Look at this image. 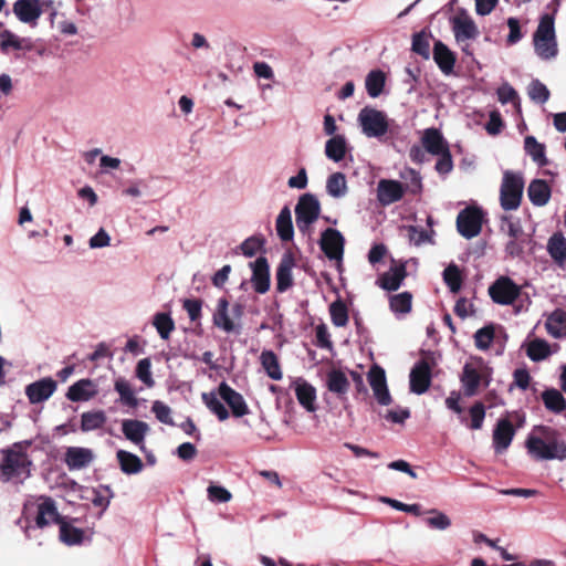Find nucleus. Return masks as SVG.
I'll return each instance as SVG.
<instances>
[{
	"mask_svg": "<svg viewBox=\"0 0 566 566\" xmlns=\"http://www.w3.org/2000/svg\"><path fill=\"white\" fill-rule=\"evenodd\" d=\"M122 432L140 451H145V438L149 432V426L146 422L137 419H124L122 421Z\"/></svg>",
	"mask_w": 566,
	"mask_h": 566,
	"instance_id": "dca6fc26",
	"label": "nucleus"
},
{
	"mask_svg": "<svg viewBox=\"0 0 566 566\" xmlns=\"http://www.w3.org/2000/svg\"><path fill=\"white\" fill-rule=\"evenodd\" d=\"M549 355V346L543 339H534L527 346V356L533 361L545 359Z\"/></svg>",
	"mask_w": 566,
	"mask_h": 566,
	"instance_id": "8fccbe9b",
	"label": "nucleus"
},
{
	"mask_svg": "<svg viewBox=\"0 0 566 566\" xmlns=\"http://www.w3.org/2000/svg\"><path fill=\"white\" fill-rule=\"evenodd\" d=\"M294 260L292 255L284 254L276 270V289L280 293L289 290L293 284L292 270Z\"/></svg>",
	"mask_w": 566,
	"mask_h": 566,
	"instance_id": "b1692460",
	"label": "nucleus"
},
{
	"mask_svg": "<svg viewBox=\"0 0 566 566\" xmlns=\"http://www.w3.org/2000/svg\"><path fill=\"white\" fill-rule=\"evenodd\" d=\"M497 98L502 104L515 102L517 99V92L509 83H503L497 88Z\"/></svg>",
	"mask_w": 566,
	"mask_h": 566,
	"instance_id": "774afa93",
	"label": "nucleus"
},
{
	"mask_svg": "<svg viewBox=\"0 0 566 566\" xmlns=\"http://www.w3.org/2000/svg\"><path fill=\"white\" fill-rule=\"evenodd\" d=\"M252 269L251 282L255 292L264 294L270 289V266L264 256H259L250 263Z\"/></svg>",
	"mask_w": 566,
	"mask_h": 566,
	"instance_id": "a211bd4d",
	"label": "nucleus"
},
{
	"mask_svg": "<svg viewBox=\"0 0 566 566\" xmlns=\"http://www.w3.org/2000/svg\"><path fill=\"white\" fill-rule=\"evenodd\" d=\"M547 251L551 258L559 265L566 262V238L560 233H554L547 242Z\"/></svg>",
	"mask_w": 566,
	"mask_h": 566,
	"instance_id": "2f4dec72",
	"label": "nucleus"
},
{
	"mask_svg": "<svg viewBox=\"0 0 566 566\" xmlns=\"http://www.w3.org/2000/svg\"><path fill=\"white\" fill-rule=\"evenodd\" d=\"M357 122L363 134L368 138H381L389 129V119L386 113L369 106L360 109Z\"/></svg>",
	"mask_w": 566,
	"mask_h": 566,
	"instance_id": "0eeeda50",
	"label": "nucleus"
},
{
	"mask_svg": "<svg viewBox=\"0 0 566 566\" xmlns=\"http://www.w3.org/2000/svg\"><path fill=\"white\" fill-rule=\"evenodd\" d=\"M35 523L40 528L51 523H59L61 525L62 522L60 521L56 505L52 499L45 497L39 503Z\"/></svg>",
	"mask_w": 566,
	"mask_h": 566,
	"instance_id": "5701e85b",
	"label": "nucleus"
},
{
	"mask_svg": "<svg viewBox=\"0 0 566 566\" xmlns=\"http://www.w3.org/2000/svg\"><path fill=\"white\" fill-rule=\"evenodd\" d=\"M545 326L547 333L555 338L566 336V312L563 310H555L547 317Z\"/></svg>",
	"mask_w": 566,
	"mask_h": 566,
	"instance_id": "7c9ffc66",
	"label": "nucleus"
},
{
	"mask_svg": "<svg viewBox=\"0 0 566 566\" xmlns=\"http://www.w3.org/2000/svg\"><path fill=\"white\" fill-rule=\"evenodd\" d=\"M528 96L532 101L539 104H544L549 98V91L538 80H534L531 82L528 86Z\"/></svg>",
	"mask_w": 566,
	"mask_h": 566,
	"instance_id": "864d4df0",
	"label": "nucleus"
},
{
	"mask_svg": "<svg viewBox=\"0 0 566 566\" xmlns=\"http://www.w3.org/2000/svg\"><path fill=\"white\" fill-rule=\"evenodd\" d=\"M400 178L405 180V192L409 191L412 195H418L422 191V179L420 174L412 168H405L400 172Z\"/></svg>",
	"mask_w": 566,
	"mask_h": 566,
	"instance_id": "c03bdc74",
	"label": "nucleus"
},
{
	"mask_svg": "<svg viewBox=\"0 0 566 566\" xmlns=\"http://www.w3.org/2000/svg\"><path fill=\"white\" fill-rule=\"evenodd\" d=\"M471 423L470 428L473 430H479L482 428L483 420L485 418V409L481 402L474 403L470 410Z\"/></svg>",
	"mask_w": 566,
	"mask_h": 566,
	"instance_id": "e2e57ef3",
	"label": "nucleus"
},
{
	"mask_svg": "<svg viewBox=\"0 0 566 566\" xmlns=\"http://www.w3.org/2000/svg\"><path fill=\"white\" fill-rule=\"evenodd\" d=\"M542 399L546 409L554 413H560L566 409V400L564 396L555 388L544 390Z\"/></svg>",
	"mask_w": 566,
	"mask_h": 566,
	"instance_id": "58836bf2",
	"label": "nucleus"
},
{
	"mask_svg": "<svg viewBox=\"0 0 566 566\" xmlns=\"http://www.w3.org/2000/svg\"><path fill=\"white\" fill-rule=\"evenodd\" d=\"M153 325L163 339H168L171 332L175 329V323L171 316L167 313H157L154 316Z\"/></svg>",
	"mask_w": 566,
	"mask_h": 566,
	"instance_id": "de8ad7c7",
	"label": "nucleus"
},
{
	"mask_svg": "<svg viewBox=\"0 0 566 566\" xmlns=\"http://www.w3.org/2000/svg\"><path fill=\"white\" fill-rule=\"evenodd\" d=\"M151 411L155 413L156 418L165 423V424H174L171 418V409L169 406L164 403L163 401L156 400L153 402Z\"/></svg>",
	"mask_w": 566,
	"mask_h": 566,
	"instance_id": "052dcab7",
	"label": "nucleus"
},
{
	"mask_svg": "<svg viewBox=\"0 0 566 566\" xmlns=\"http://www.w3.org/2000/svg\"><path fill=\"white\" fill-rule=\"evenodd\" d=\"M345 239L343 234L333 228H327L321 237L319 245L329 260H342Z\"/></svg>",
	"mask_w": 566,
	"mask_h": 566,
	"instance_id": "9b49d317",
	"label": "nucleus"
},
{
	"mask_svg": "<svg viewBox=\"0 0 566 566\" xmlns=\"http://www.w3.org/2000/svg\"><path fill=\"white\" fill-rule=\"evenodd\" d=\"M12 11L20 22L31 27H35L41 14L46 11H50L51 22L56 15L52 0H17Z\"/></svg>",
	"mask_w": 566,
	"mask_h": 566,
	"instance_id": "39448f33",
	"label": "nucleus"
},
{
	"mask_svg": "<svg viewBox=\"0 0 566 566\" xmlns=\"http://www.w3.org/2000/svg\"><path fill=\"white\" fill-rule=\"evenodd\" d=\"M111 244V237L105 229L101 228L88 241L91 249H101Z\"/></svg>",
	"mask_w": 566,
	"mask_h": 566,
	"instance_id": "338daca9",
	"label": "nucleus"
},
{
	"mask_svg": "<svg viewBox=\"0 0 566 566\" xmlns=\"http://www.w3.org/2000/svg\"><path fill=\"white\" fill-rule=\"evenodd\" d=\"M84 532L65 522L60 525V539L66 545H77L83 542Z\"/></svg>",
	"mask_w": 566,
	"mask_h": 566,
	"instance_id": "49530a36",
	"label": "nucleus"
},
{
	"mask_svg": "<svg viewBox=\"0 0 566 566\" xmlns=\"http://www.w3.org/2000/svg\"><path fill=\"white\" fill-rule=\"evenodd\" d=\"M421 142L424 149L434 156L446 153V150L449 149L443 136L436 128H427L423 132Z\"/></svg>",
	"mask_w": 566,
	"mask_h": 566,
	"instance_id": "393cba45",
	"label": "nucleus"
},
{
	"mask_svg": "<svg viewBox=\"0 0 566 566\" xmlns=\"http://www.w3.org/2000/svg\"><path fill=\"white\" fill-rule=\"evenodd\" d=\"M515 429L510 420L500 419L493 431V447L496 453H503L510 447Z\"/></svg>",
	"mask_w": 566,
	"mask_h": 566,
	"instance_id": "6ab92c4d",
	"label": "nucleus"
},
{
	"mask_svg": "<svg viewBox=\"0 0 566 566\" xmlns=\"http://www.w3.org/2000/svg\"><path fill=\"white\" fill-rule=\"evenodd\" d=\"M326 191L333 198H342L347 193V182L343 172L332 174L326 181Z\"/></svg>",
	"mask_w": 566,
	"mask_h": 566,
	"instance_id": "a19ab883",
	"label": "nucleus"
},
{
	"mask_svg": "<svg viewBox=\"0 0 566 566\" xmlns=\"http://www.w3.org/2000/svg\"><path fill=\"white\" fill-rule=\"evenodd\" d=\"M106 422V416L104 411H91V412H84L81 416V429L82 431H92L96 430Z\"/></svg>",
	"mask_w": 566,
	"mask_h": 566,
	"instance_id": "a18cd8bd",
	"label": "nucleus"
},
{
	"mask_svg": "<svg viewBox=\"0 0 566 566\" xmlns=\"http://www.w3.org/2000/svg\"><path fill=\"white\" fill-rule=\"evenodd\" d=\"M98 394V387L92 379L85 378L69 387L66 398L71 401H88Z\"/></svg>",
	"mask_w": 566,
	"mask_h": 566,
	"instance_id": "aec40b11",
	"label": "nucleus"
},
{
	"mask_svg": "<svg viewBox=\"0 0 566 566\" xmlns=\"http://www.w3.org/2000/svg\"><path fill=\"white\" fill-rule=\"evenodd\" d=\"M207 492L209 500L212 502L224 503L231 500V493L222 486L210 485Z\"/></svg>",
	"mask_w": 566,
	"mask_h": 566,
	"instance_id": "0e129e2a",
	"label": "nucleus"
},
{
	"mask_svg": "<svg viewBox=\"0 0 566 566\" xmlns=\"http://www.w3.org/2000/svg\"><path fill=\"white\" fill-rule=\"evenodd\" d=\"M1 36L3 38L0 42V49L2 52H8L10 49L30 51L33 48L30 39L19 38L9 30H3V35Z\"/></svg>",
	"mask_w": 566,
	"mask_h": 566,
	"instance_id": "4c0bfd02",
	"label": "nucleus"
},
{
	"mask_svg": "<svg viewBox=\"0 0 566 566\" xmlns=\"http://www.w3.org/2000/svg\"><path fill=\"white\" fill-rule=\"evenodd\" d=\"M501 230L511 239H518L523 233L520 220L506 214L501 217Z\"/></svg>",
	"mask_w": 566,
	"mask_h": 566,
	"instance_id": "3c124183",
	"label": "nucleus"
},
{
	"mask_svg": "<svg viewBox=\"0 0 566 566\" xmlns=\"http://www.w3.org/2000/svg\"><path fill=\"white\" fill-rule=\"evenodd\" d=\"M443 279L452 292H458L461 287V275L455 265H449L443 271Z\"/></svg>",
	"mask_w": 566,
	"mask_h": 566,
	"instance_id": "13d9d810",
	"label": "nucleus"
},
{
	"mask_svg": "<svg viewBox=\"0 0 566 566\" xmlns=\"http://www.w3.org/2000/svg\"><path fill=\"white\" fill-rule=\"evenodd\" d=\"M493 338L494 329L492 326L482 327L474 334L475 346L482 350H485L490 347Z\"/></svg>",
	"mask_w": 566,
	"mask_h": 566,
	"instance_id": "4d7b16f0",
	"label": "nucleus"
},
{
	"mask_svg": "<svg viewBox=\"0 0 566 566\" xmlns=\"http://www.w3.org/2000/svg\"><path fill=\"white\" fill-rule=\"evenodd\" d=\"M524 180L521 174L504 171L500 188V203L506 210H516L522 201Z\"/></svg>",
	"mask_w": 566,
	"mask_h": 566,
	"instance_id": "423d86ee",
	"label": "nucleus"
},
{
	"mask_svg": "<svg viewBox=\"0 0 566 566\" xmlns=\"http://www.w3.org/2000/svg\"><path fill=\"white\" fill-rule=\"evenodd\" d=\"M431 384V367L426 360L418 361L410 371V390L424 394Z\"/></svg>",
	"mask_w": 566,
	"mask_h": 566,
	"instance_id": "f3484780",
	"label": "nucleus"
},
{
	"mask_svg": "<svg viewBox=\"0 0 566 566\" xmlns=\"http://www.w3.org/2000/svg\"><path fill=\"white\" fill-rule=\"evenodd\" d=\"M201 399L206 407L217 416L220 421L229 418V411L221 402L223 400L234 417L241 418L249 413V407L243 396L231 388L226 381H222L217 391L203 392Z\"/></svg>",
	"mask_w": 566,
	"mask_h": 566,
	"instance_id": "f03ea898",
	"label": "nucleus"
},
{
	"mask_svg": "<svg viewBox=\"0 0 566 566\" xmlns=\"http://www.w3.org/2000/svg\"><path fill=\"white\" fill-rule=\"evenodd\" d=\"M385 74L380 70H374L366 76L365 86L368 95L373 98L378 97L385 86Z\"/></svg>",
	"mask_w": 566,
	"mask_h": 566,
	"instance_id": "37998d69",
	"label": "nucleus"
},
{
	"mask_svg": "<svg viewBox=\"0 0 566 566\" xmlns=\"http://www.w3.org/2000/svg\"><path fill=\"white\" fill-rule=\"evenodd\" d=\"M412 296L409 292H402L390 297V308L396 314H407L411 311Z\"/></svg>",
	"mask_w": 566,
	"mask_h": 566,
	"instance_id": "09e8293b",
	"label": "nucleus"
},
{
	"mask_svg": "<svg viewBox=\"0 0 566 566\" xmlns=\"http://www.w3.org/2000/svg\"><path fill=\"white\" fill-rule=\"evenodd\" d=\"M321 213V203L313 193H304L298 198L295 206V218L297 229L302 233H307L311 226L318 219Z\"/></svg>",
	"mask_w": 566,
	"mask_h": 566,
	"instance_id": "6e6552de",
	"label": "nucleus"
},
{
	"mask_svg": "<svg viewBox=\"0 0 566 566\" xmlns=\"http://www.w3.org/2000/svg\"><path fill=\"white\" fill-rule=\"evenodd\" d=\"M412 51L424 59H429L430 40L424 31L418 32L412 36Z\"/></svg>",
	"mask_w": 566,
	"mask_h": 566,
	"instance_id": "603ef678",
	"label": "nucleus"
},
{
	"mask_svg": "<svg viewBox=\"0 0 566 566\" xmlns=\"http://www.w3.org/2000/svg\"><path fill=\"white\" fill-rule=\"evenodd\" d=\"M184 308L190 321L195 322L201 316L202 302L197 298H187L184 301Z\"/></svg>",
	"mask_w": 566,
	"mask_h": 566,
	"instance_id": "69168bd1",
	"label": "nucleus"
},
{
	"mask_svg": "<svg viewBox=\"0 0 566 566\" xmlns=\"http://www.w3.org/2000/svg\"><path fill=\"white\" fill-rule=\"evenodd\" d=\"M527 196L534 206L543 207L551 199V188L545 180L534 179L528 185Z\"/></svg>",
	"mask_w": 566,
	"mask_h": 566,
	"instance_id": "bb28decb",
	"label": "nucleus"
},
{
	"mask_svg": "<svg viewBox=\"0 0 566 566\" xmlns=\"http://www.w3.org/2000/svg\"><path fill=\"white\" fill-rule=\"evenodd\" d=\"M483 211L478 207H468L457 217V229L465 239L478 237L482 230Z\"/></svg>",
	"mask_w": 566,
	"mask_h": 566,
	"instance_id": "1a4fd4ad",
	"label": "nucleus"
},
{
	"mask_svg": "<svg viewBox=\"0 0 566 566\" xmlns=\"http://www.w3.org/2000/svg\"><path fill=\"white\" fill-rule=\"evenodd\" d=\"M151 364L148 358L140 359L137 363L136 367V376L139 380H142L147 387H153L155 381L151 377Z\"/></svg>",
	"mask_w": 566,
	"mask_h": 566,
	"instance_id": "bf43d9fd",
	"label": "nucleus"
},
{
	"mask_svg": "<svg viewBox=\"0 0 566 566\" xmlns=\"http://www.w3.org/2000/svg\"><path fill=\"white\" fill-rule=\"evenodd\" d=\"M368 381L377 402L381 406L391 403V396L388 390L385 370L379 366H374L368 373Z\"/></svg>",
	"mask_w": 566,
	"mask_h": 566,
	"instance_id": "ddd939ff",
	"label": "nucleus"
},
{
	"mask_svg": "<svg viewBox=\"0 0 566 566\" xmlns=\"http://www.w3.org/2000/svg\"><path fill=\"white\" fill-rule=\"evenodd\" d=\"M329 313L332 317V322L337 327H343L348 322V313L346 306L337 301L331 304Z\"/></svg>",
	"mask_w": 566,
	"mask_h": 566,
	"instance_id": "5fc2aeb1",
	"label": "nucleus"
},
{
	"mask_svg": "<svg viewBox=\"0 0 566 566\" xmlns=\"http://www.w3.org/2000/svg\"><path fill=\"white\" fill-rule=\"evenodd\" d=\"M326 385L331 392L344 396L349 389V381L342 370L333 369L327 374Z\"/></svg>",
	"mask_w": 566,
	"mask_h": 566,
	"instance_id": "c9c22d12",
	"label": "nucleus"
},
{
	"mask_svg": "<svg viewBox=\"0 0 566 566\" xmlns=\"http://www.w3.org/2000/svg\"><path fill=\"white\" fill-rule=\"evenodd\" d=\"M347 143L343 135H334L325 144V155L328 159L339 163L345 158Z\"/></svg>",
	"mask_w": 566,
	"mask_h": 566,
	"instance_id": "c756f323",
	"label": "nucleus"
},
{
	"mask_svg": "<svg viewBox=\"0 0 566 566\" xmlns=\"http://www.w3.org/2000/svg\"><path fill=\"white\" fill-rule=\"evenodd\" d=\"M428 513L431 514L430 517L426 518V523L429 527L444 531L451 525L449 516L443 512L438 510H430Z\"/></svg>",
	"mask_w": 566,
	"mask_h": 566,
	"instance_id": "6e6d98bb",
	"label": "nucleus"
},
{
	"mask_svg": "<svg viewBox=\"0 0 566 566\" xmlns=\"http://www.w3.org/2000/svg\"><path fill=\"white\" fill-rule=\"evenodd\" d=\"M464 395L468 397L474 396L478 391L481 381L480 373L472 365H464L461 377Z\"/></svg>",
	"mask_w": 566,
	"mask_h": 566,
	"instance_id": "f704fd0d",
	"label": "nucleus"
},
{
	"mask_svg": "<svg viewBox=\"0 0 566 566\" xmlns=\"http://www.w3.org/2000/svg\"><path fill=\"white\" fill-rule=\"evenodd\" d=\"M534 49L542 60H551L557 55L554 19L544 14L533 36Z\"/></svg>",
	"mask_w": 566,
	"mask_h": 566,
	"instance_id": "20e7f679",
	"label": "nucleus"
},
{
	"mask_svg": "<svg viewBox=\"0 0 566 566\" xmlns=\"http://www.w3.org/2000/svg\"><path fill=\"white\" fill-rule=\"evenodd\" d=\"M433 60L444 74L453 71L455 57L453 53L441 41H437L433 46Z\"/></svg>",
	"mask_w": 566,
	"mask_h": 566,
	"instance_id": "cd10ccee",
	"label": "nucleus"
},
{
	"mask_svg": "<svg viewBox=\"0 0 566 566\" xmlns=\"http://www.w3.org/2000/svg\"><path fill=\"white\" fill-rule=\"evenodd\" d=\"M524 148L527 155L538 166H545L547 159L545 156V146L536 140L533 136H527L524 140Z\"/></svg>",
	"mask_w": 566,
	"mask_h": 566,
	"instance_id": "79ce46f5",
	"label": "nucleus"
},
{
	"mask_svg": "<svg viewBox=\"0 0 566 566\" xmlns=\"http://www.w3.org/2000/svg\"><path fill=\"white\" fill-rule=\"evenodd\" d=\"M113 497V492L108 485H103L98 490L94 491V497L92 502L95 506H101L103 510H106L111 503V499Z\"/></svg>",
	"mask_w": 566,
	"mask_h": 566,
	"instance_id": "680f3d73",
	"label": "nucleus"
},
{
	"mask_svg": "<svg viewBox=\"0 0 566 566\" xmlns=\"http://www.w3.org/2000/svg\"><path fill=\"white\" fill-rule=\"evenodd\" d=\"M405 195L403 185L394 179H380L377 185V200L381 206H390Z\"/></svg>",
	"mask_w": 566,
	"mask_h": 566,
	"instance_id": "2eb2a0df",
	"label": "nucleus"
},
{
	"mask_svg": "<svg viewBox=\"0 0 566 566\" xmlns=\"http://www.w3.org/2000/svg\"><path fill=\"white\" fill-rule=\"evenodd\" d=\"M292 387L300 405L307 411L314 412L316 410V389L303 378H296Z\"/></svg>",
	"mask_w": 566,
	"mask_h": 566,
	"instance_id": "412c9836",
	"label": "nucleus"
},
{
	"mask_svg": "<svg viewBox=\"0 0 566 566\" xmlns=\"http://www.w3.org/2000/svg\"><path fill=\"white\" fill-rule=\"evenodd\" d=\"M260 359L265 373L271 379H282L283 374L279 364V359L272 350L262 352Z\"/></svg>",
	"mask_w": 566,
	"mask_h": 566,
	"instance_id": "ea45409f",
	"label": "nucleus"
},
{
	"mask_svg": "<svg viewBox=\"0 0 566 566\" xmlns=\"http://www.w3.org/2000/svg\"><path fill=\"white\" fill-rule=\"evenodd\" d=\"M405 277H406V266L403 264H398V265L391 266L387 272H385L378 279V284L384 290L396 291L400 287Z\"/></svg>",
	"mask_w": 566,
	"mask_h": 566,
	"instance_id": "a878e982",
	"label": "nucleus"
},
{
	"mask_svg": "<svg viewBox=\"0 0 566 566\" xmlns=\"http://www.w3.org/2000/svg\"><path fill=\"white\" fill-rule=\"evenodd\" d=\"M94 459L93 451L87 448L70 447L65 453V463L70 470L87 467Z\"/></svg>",
	"mask_w": 566,
	"mask_h": 566,
	"instance_id": "4be33fe9",
	"label": "nucleus"
},
{
	"mask_svg": "<svg viewBox=\"0 0 566 566\" xmlns=\"http://www.w3.org/2000/svg\"><path fill=\"white\" fill-rule=\"evenodd\" d=\"M114 389L119 395V400L123 405L137 407L138 400L136 398L135 389L127 379L118 377L114 382Z\"/></svg>",
	"mask_w": 566,
	"mask_h": 566,
	"instance_id": "e433bc0d",
	"label": "nucleus"
},
{
	"mask_svg": "<svg viewBox=\"0 0 566 566\" xmlns=\"http://www.w3.org/2000/svg\"><path fill=\"white\" fill-rule=\"evenodd\" d=\"M489 294L493 302L510 305L520 296L521 287L510 277L501 276L489 287Z\"/></svg>",
	"mask_w": 566,
	"mask_h": 566,
	"instance_id": "9d476101",
	"label": "nucleus"
},
{
	"mask_svg": "<svg viewBox=\"0 0 566 566\" xmlns=\"http://www.w3.org/2000/svg\"><path fill=\"white\" fill-rule=\"evenodd\" d=\"M116 458L119 463L120 470L125 474H137L143 470L144 465L140 458L132 452L118 450L116 453Z\"/></svg>",
	"mask_w": 566,
	"mask_h": 566,
	"instance_id": "473e14b6",
	"label": "nucleus"
},
{
	"mask_svg": "<svg viewBox=\"0 0 566 566\" xmlns=\"http://www.w3.org/2000/svg\"><path fill=\"white\" fill-rule=\"evenodd\" d=\"M452 23L454 36L459 42L474 39L478 35L476 25L469 17H455Z\"/></svg>",
	"mask_w": 566,
	"mask_h": 566,
	"instance_id": "c85d7f7f",
	"label": "nucleus"
},
{
	"mask_svg": "<svg viewBox=\"0 0 566 566\" xmlns=\"http://www.w3.org/2000/svg\"><path fill=\"white\" fill-rule=\"evenodd\" d=\"M3 459L0 464V472L7 480H24L30 476L31 461L20 443L3 450Z\"/></svg>",
	"mask_w": 566,
	"mask_h": 566,
	"instance_id": "7ed1b4c3",
	"label": "nucleus"
},
{
	"mask_svg": "<svg viewBox=\"0 0 566 566\" xmlns=\"http://www.w3.org/2000/svg\"><path fill=\"white\" fill-rule=\"evenodd\" d=\"M276 232L282 241H290L293 239L294 229L292 223V214L289 207L281 209L276 218Z\"/></svg>",
	"mask_w": 566,
	"mask_h": 566,
	"instance_id": "72a5a7b5",
	"label": "nucleus"
},
{
	"mask_svg": "<svg viewBox=\"0 0 566 566\" xmlns=\"http://www.w3.org/2000/svg\"><path fill=\"white\" fill-rule=\"evenodd\" d=\"M57 384L51 377H45L25 387V396L33 405L41 403L52 397L55 392Z\"/></svg>",
	"mask_w": 566,
	"mask_h": 566,
	"instance_id": "4468645a",
	"label": "nucleus"
},
{
	"mask_svg": "<svg viewBox=\"0 0 566 566\" xmlns=\"http://www.w3.org/2000/svg\"><path fill=\"white\" fill-rule=\"evenodd\" d=\"M528 454L537 460H565L566 442L553 428L537 426L532 429L525 441Z\"/></svg>",
	"mask_w": 566,
	"mask_h": 566,
	"instance_id": "f257e3e1",
	"label": "nucleus"
},
{
	"mask_svg": "<svg viewBox=\"0 0 566 566\" xmlns=\"http://www.w3.org/2000/svg\"><path fill=\"white\" fill-rule=\"evenodd\" d=\"M212 322L216 327L227 334L241 332V323L237 322L229 313V302L222 297L218 300L216 310L212 315Z\"/></svg>",
	"mask_w": 566,
	"mask_h": 566,
	"instance_id": "f8f14e48",
	"label": "nucleus"
}]
</instances>
